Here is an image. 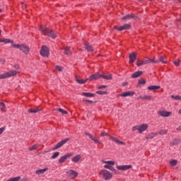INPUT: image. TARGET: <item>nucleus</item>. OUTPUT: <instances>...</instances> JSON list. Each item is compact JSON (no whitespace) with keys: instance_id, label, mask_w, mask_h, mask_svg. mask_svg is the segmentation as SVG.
Returning <instances> with one entry per match:
<instances>
[{"instance_id":"obj_1","label":"nucleus","mask_w":181,"mask_h":181,"mask_svg":"<svg viewBox=\"0 0 181 181\" xmlns=\"http://www.w3.org/2000/svg\"><path fill=\"white\" fill-rule=\"evenodd\" d=\"M40 31L41 32L42 35H44V36H48L49 37H52V39H56L57 37V35L56 34V33L53 31V30H50L45 25H40Z\"/></svg>"},{"instance_id":"obj_2","label":"nucleus","mask_w":181,"mask_h":181,"mask_svg":"<svg viewBox=\"0 0 181 181\" xmlns=\"http://www.w3.org/2000/svg\"><path fill=\"white\" fill-rule=\"evenodd\" d=\"M11 46L16 49H20V50H21L23 53H25V54H28V53H29V47L25 45H19L12 42Z\"/></svg>"},{"instance_id":"obj_3","label":"nucleus","mask_w":181,"mask_h":181,"mask_svg":"<svg viewBox=\"0 0 181 181\" xmlns=\"http://www.w3.org/2000/svg\"><path fill=\"white\" fill-rule=\"evenodd\" d=\"M19 73V71L17 70H12L4 74L0 75V79L4 80V78H8V77H13V76H16Z\"/></svg>"},{"instance_id":"obj_4","label":"nucleus","mask_w":181,"mask_h":181,"mask_svg":"<svg viewBox=\"0 0 181 181\" xmlns=\"http://www.w3.org/2000/svg\"><path fill=\"white\" fill-rule=\"evenodd\" d=\"M100 175H102L103 179L105 180H110V179L112 178V174L110 173V171L107 170H102L100 171Z\"/></svg>"},{"instance_id":"obj_5","label":"nucleus","mask_w":181,"mask_h":181,"mask_svg":"<svg viewBox=\"0 0 181 181\" xmlns=\"http://www.w3.org/2000/svg\"><path fill=\"white\" fill-rule=\"evenodd\" d=\"M148 63H158V61L154 60L153 59H148L147 60L142 61V62L137 60L136 65L139 67H140V66H143V64H148Z\"/></svg>"},{"instance_id":"obj_6","label":"nucleus","mask_w":181,"mask_h":181,"mask_svg":"<svg viewBox=\"0 0 181 181\" xmlns=\"http://www.w3.org/2000/svg\"><path fill=\"white\" fill-rule=\"evenodd\" d=\"M74 155V154L73 153H68L65 154L59 159V163H64V162H66V160H67L69 158H71V156H73Z\"/></svg>"},{"instance_id":"obj_7","label":"nucleus","mask_w":181,"mask_h":181,"mask_svg":"<svg viewBox=\"0 0 181 181\" xmlns=\"http://www.w3.org/2000/svg\"><path fill=\"white\" fill-rule=\"evenodd\" d=\"M40 54L43 57H49V48L46 46H42L40 50Z\"/></svg>"},{"instance_id":"obj_8","label":"nucleus","mask_w":181,"mask_h":181,"mask_svg":"<svg viewBox=\"0 0 181 181\" xmlns=\"http://www.w3.org/2000/svg\"><path fill=\"white\" fill-rule=\"evenodd\" d=\"M69 141H70V139L69 138L62 140L57 145H55V146L53 148L54 151L56 149H59V148H62V146H63V145H64L66 142H69Z\"/></svg>"},{"instance_id":"obj_9","label":"nucleus","mask_w":181,"mask_h":181,"mask_svg":"<svg viewBox=\"0 0 181 181\" xmlns=\"http://www.w3.org/2000/svg\"><path fill=\"white\" fill-rule=\"evenodd\" d=\"M66 174L70 177V179H75L78 176V173L76 172L74 170H71L66 172Z\"/></svg>"},{"instance_id":"obj_10","label":"nucleus","mask_w":181,"mask_h":181,"mask_svg":"<svg viewBox=\"0 0 181 181\" xmlns=\"http://www.w3.org/2000/svg\"><path fill=\"white\" fill-rule=\"evenodd\" d=\"M158 114L160 117H168L172 115V112H168L166 110H160L158 112Z\"/></svg>"},{"instance_id":"obj_11","label":"nucleus","mask_w":181,"mask_h":181,"mask_svg":"<svg viewBox=\"0 0 181 181\" xmlns=\"http://www.w3.org/2000/svg\"><path fill=\"white\" fill-rule=\"evenodd\" d=\"M61 52L66 56H71V49L69 47H64L61 49Z\"/></svg>"},{"instance_id":"obj_12","label":"nucleus","mask_w":181,"mask_h":181,"mask_svg":"<svg viewBox=\"0 0 181 181\" xmlns=\"http://www.w3.org/2000/svg\"><path fill=\"white\" fill-rule=\"evenodd\" d=\"M148 129V124H141L139 125V134H142L144 131Z\"/></svg>"},{"instance_id":"obj_13","label":"nucleus","mask_w":181,"mask_h":181,"mask_svg":"<svg viewBox=\"0 0 181 181\" xmlns=\"http://www.w3.org/2000/svg\"><path fill=\"white\" fill-rule=\"evenodd\" d=\"M131 168H132V165H131L117 166V169H118V170H128V169H131Z\"/></svg>"},{"instance_id":"obj_14","label":"nucleus","mask_w":181,"mask_h":181,"mask_svg":"<svg viewBox=\"0 0 181 181\" xmlns=\"http://www.w3.org/2000/svg\"><path fill=\"white\" fill-rule=\"evenodd\" d=\"M101 77H102V74L97 73V74L91 75L88 78V80H90V81L93 80H98V78H101Z\"/></svg>"},{"instance_id":"obj_15","label":"nucleus","mask_w":181,"mask_h":181,"mask_svg":"<svg viewBox=\"0 0 181 181\" xmlns=\"http://www.w3.org/2000/svg\"><path fill=\"white\" fill-rule=\"evenodd\" d=\"M134 94L135 93L132 91H127L121 93L119 95V97H132V95H134Z\"/></svg>"},{"instance_id":"obj_16","label":"nucleus","mask_w":181,"mask_h":181,"mask_svg":"<svg viewBox=\"0 0 181 181\" xmlns=\"http://www.w3.org/2000/svg\"><path fill=\"white\" fill-rule=\"evenodd\" d=\"M131 29V25L129 24H124L123 25L120 26L118 29L119 32H121L122 30H128Z\"/></svg>"},{"instance_id":"obj_17","label":"nucleus","mask_w":181,"mask_h":181,"mask_svg":"<svg viewBox=\"0 0 181 181\" xmlns=\"http://www.w3.org/2000/svg\"><path fill=\"white\" fill-rule=\"evenodd\" d=\"M86 135H87L92 141H93V142H95V144H101V141H100V140L97 139V138H95L90 134L86 133Z\"/></svg>"},{"instance_id":"obj_18","label":"nucleus","mask_w":181,"mask_h":181,"mask_svg":"<svg viewBox=\"0 0 181 181\" xmlns=\"http://www.w3.org/2000/svg\"><path fill=\"white\" fill-rule=\"evenodd\" d=\"M136 60V52H133L129 54V63H134Z\"/></svg>"},{"instance_id":"obj_19","label":"nucleus","mask_w":181,"mask_h":181,"mask_svg":"<svg viewBox=\"0 0 181 181\" xmlns=\"http://www.w3.org/2000/svg\"><path fill=\"white\" fill-rule=\"evenodd\" d=\"M86 50H88V52H94V49L93 48V46L90 45L88 42H86L84 44Z\"/></svg>"},{"instance_id":"obj_20","label":"nucleus","mask_w":181,"mask_h":181,"mask_svg":"<svg viewBox=\"0 0 181 181\" xmlns=\"http://www.w3.org/2000/svg\"><path fill=\"white\" fill-rule=\"evenodd\" d=\"M110 139L113 141V142H115L116 144H119L120 145H125V143H124V141H121L119 140H118V139L114 137V136H110Z\"/></svg>"},{"instance_id":"obj_21","label":"nucleus","mask_w":181,"mask_h":181,"mask_svg":"<svg viewBox=\"0 0 181 181\" xmlns=\"http://www.w3.org/2000/svg\"><path fill=\"white\" fill-rule=\"evenodd\" d=\"M71 160H72V162H74V163H77L80 162V160H81V156L76 155L71 158Z\"/></svg>"},{"instance_id":"obj_22","label":"nucleus","mask_w":181,"mask_h":181,"mask_svg":"<svg viewBox=\"0 0 181 181\" xmlns=\"http://www.w3.org/2000/svg\"><path fill=\"white\" fill-rule=\"evenodd\" d=\"M104 168L105 169H109V170H111L112 172H114L115 175H117V170L112 167V165H110V164H106L104 165Z\"/></svg>"},{"instance_id":"obj_23","label":"nucleus","mask_w":181,"mask_h":181,"mask_svg":"<svg viewBox=\"0 0 181 181\" xmlns=\"http://www.w3.org/2000/svg\"><path fill=\"white\" fill-rule=\"evenodd\" d=\"M139 100H152V96L146 95H141L139 96Z\"/></svg>"},{"instance_id":"obj_24","label":"nucleus","mask_w":181,"mask_h":181,"mask_svg":"<svg viewBox=\"0 0 181 181\" xmlns=\"http://www.w3.org/2000/svg\"><path fill=\"white\" fill-rule=\"evenodd\" d=\"M142 74H143L142 71H138L134 72L133 74H132V78H136L139 77V76H141Z\"/></svg>"},{"instance_id":"obj_25","label":"nucleus","mask_w":181,"mask_h":181,"mask_svg":"<svg viewBox=\"0 0 181 181\" xmlns=\"http://www.w3.org/2000/svg\"><path fill=\"white\" fill-rule=\"evenodd\" d=\"M158 132H151L147 136H146V139H152L153 138H155V136H158Z\"/></svg>"},{"instance_id":"obj_26","label":"nucleus","mask_w":181,"mask_h":181,"mask_svg":"<svg viewBox=\"0 0 181 181\" xmlns=\"http://www.w3.org/2000/svg\"><path fill=\"white\" fill-rule=\"evenodd\" d=\"M47 170H49V168H45L44 169L37 170L35 173L36 175H43V173H45V172H47Z\"/></svg>"},{"instance_id":"obj_27","label":"nucleus","mask_w":181,"mask_h":181,"mask_svg":"<svg viewBox=\"0 0 181 181\" xmlns=\"http://www.w3.org/2000/svg\"><path fill=\"white\" fill-rule=\"evenodd\" d=\"M180 144V139H175L174 141L170 142L171 146H176L177 145H179Z\"/></svg>"},{"instance_id":"obj_28","label":"nucleus","mask_w":181,"mask_h":181,"mask_svg":"<svg viewBox=\"0 0 181 181\" xmlns=\"http://www.w3.org/2000/svg\"><path fill=\"white\" fill-rule=\"evenodd\" d=\"M159 88H160V86H150L148 87V90L151 91H155L156 90H159Z\"/></svg>"},{"instance_id":"obj_29","label":"nucleus","mask_w":181,"mask_h":181,"mask_svg":"<svg viewBox=\"0 0 181 181\" xmlns=\"http://www.w3.org/2000/svg\"><path fill=\"white\" fill-rule=\"evenodd\" d=\"M0 110L1 112H6V105H5V103L2 102L0 103Z\"/></svg>"},{"instance_id":"obj_30","label":"nucleus","mask_w":181,"mask_h":181,"mask_svg":"<svg viewBox=\"0 0 181 181\" xmlns=\"http://www.w3.org/2000/svg\"><path fill=\"white\" fill-rule=\"evenodd\" d=\"M134 17H135V16H134V14H127V15L123 16V17L122 18V19L123 21H125V19H132V18H134Z\"/></svg>"},{"instance_id":"obj_31","label":"nucleus","mask_w":181,"mask_h":181,"mask_svg":"<svg viewBox=\"0 0 181 181\" xmlns=\"http://www.w3.org/2000/svg\"><path fill=\"white\" fill-rule=\"evenodd\" d=\"M0 43H13V41H12L10 39H0Z\"/></svg>"},{"instance_id":"obj_32","label":"nucleus","mask_w":181,"mask_h":181,"mask_svg":"<svg viewBox=\"0 0 181 181\" xmlns=\"http://www.w3.org/2000/svg\"><path fill=\"white\" fill-rule=\"evenodd\" d=\"M158 61L157 60L158 63L160 62V63H164L165 64L166 62H165V57L162 56V55H159L158 57Z\"/></svg>"},{"instance_id":"obj_33","label":"nucleus","mask_w":181,"mask_h":181,"mask_svg":"<svg viewBox=\"0 0 181 181\" xmlns=\"http://www.w3.org/2000/svg\"><path fill=\"white\" fill-rule=\"evenodd\" d=\"M102 78H105V80H112V75L109 74V75H103L102 74Z\"/></svg>"},{"instance_id":"obj_34","label":"nucleus","mask_w":181,"mask_h":181,"mask_svg":"<svg viewBox=\"0 0 181 181\" xmlns=\"http://www.w3.org/2000/svg\"><path fill=\"white\" fill-rule=\"evenodd\" d=\"M88 80H89V79L88 78H86V79L76 78V81H77V83H78V84H86V83H87Z\"/></svg>"},{"instance_id":"obj_35","label":"nucleus","mask_w":181,"mask_h":181,"mask_svg":"<svg viewBox=\"0 0 181 181\" xmlns=\"http://www.w3.org/2000/svg\"><path fill=\"white\" fill-rule=\"evenodd\" d=\"M82 95H84L85 97H95V94L91 93H82Z\"/></svg>"},{"instance_id":"obj_36","label":"nucleus","mask_w":181,"mask_h":181,"mask_svg":"<svg viewBox=\"0 0 181 181\" xmlns=\"http://www.w3.org/2000/svg\"><path fill=\"white\" fill-rule=\"evenodd\" d=\"M158 135H166L168 134V129H163L158 132Z\"/></svg>"},{"instance_id":"obj_37","label":"nucleus","mask_w":181,"mask_h":181,"mask_svg":"<svg viewBox=\"0 0 181 181\" xmlns=\"http://www.w3.org/2000/svg\"><path fill=\"white\" fill-rule=\"evenodd\" d=\"M39 111H40V110H39L38 108L28 110V112L33 114H36V112H39Z\"/></svg>"},{"instance_id":"obj_38","label":"nucleus","mask_w":181,"mask_h":181,"mask_svg":"<svg viewBox=\"0 0 181 181\" xmlns=\"http://www.w3.org/2000/svg\"><path fill=\"white\" fill-rule=\"evenodd\" d=\"M58 111H59V112H61V114H62V115H65L69 114V112H67V111L63 110L62 108H59V109H58Z\"/></svg>"},{"instance_id":"obj_39","label":"nucleus","mask_w":181,"mask_h":181,"mask_svg":"<svg viewBox=\"0 0 181 181\" xmlns=\"http://www.w3.org/2000/svg\"><path fill=\"white\" fill-rule=\"evenodd\" d=\"M103 163H106L107 165H110L111 166H114V165H115V162H114L113 160L103 161Z\"/></svg>"},{"instance_id":"obj_40","label":"nucleus","mask_w":181,"mask_h":181,"mask_svg":"<svg viewBox=\"0 0 181 181\" xmlns=\"http://www.w3.org/2000/svg\"><path fill=\"white\" fill-rule=\"evenodd\" d=\"M170 165L171 166H176V165H177V160H172L171 161H170Z\"/></svg>"},{"instance_id":"obj_41","label":"nucleus","mask_w":181,"mask_h":181,"mask_svg":"<svg viewBox=\"0 0 181 181\" xmlns=\"http://www.w3.org/2000/svg\"><path fill=\"white\" fill-rule=\"evenodd\" d=\"M171 98H173V100H181V96L180 95H176V96H175V95H172L171 96Z\"/></svg>"},{"instance_id":"obj_42","label":"nucleus","mask_w":181,"mask_h":181,"mask_svg":"<svg viewBox=\"0 0 181 181\" xmlns=\"http://www.w3.org/2000/svg\"><path fill=\"white\" fill-rule=\"evenodd\" d=\"M59 155H60L59 152H55L52 156V159H56V158H57V156H59Z\"/></svg>"},{"instance_id":"obj_43","label":"nucleus","mask_w":181,"mask_h":181,"mask_svg":"<svg viewBox=\"0 0 181 181\" xmlns=\"http://www.w3.org/2000/svg\"><path fill=\"white\" fill-rule=\"evenodd\" d=\"M37 148V145L35 144L34 146H33L32 147L29 148V151H35V149Z\"/></svg>"},{"instance_id":"obj_44","label":"nucleus","mask_w":181,"mask_h":181,"mask_svg":"<svg viewBox=\"0 0 181 181\" xmlns=\"http://www.w3.org/2000/svg\"><path fill=\"white\" fill-rule=\"evenodd\" d=\"M56 70H57L58 71H63V67L60 66H55Z\"/></svg>"},{"instance_id":"obj_45","label":"nucleus","mask_w":181,"mask_h":181,"mask_svg":"<svg viewBox=\"0 0 181 181\" xmlns=\"http://www.w3.org/2000/svg\"><path fill=\"white\" fill-rule=\"evenodd\" d=\"M96 94H99L100 95H104V94H107V92H105V91H101V90H98V91L96 92Z\"/></svg>"},{"instance_id":"obj_46","label":"nucleus","mask_w":181,"mask_h":181,"mask_svg":"<svg viewBox=\"0 0 181 181\" xmlns=\"http://www.w3.org/2000/svg\"><path fill=\"white\" fill-rule=\"evenodd\" d=\"M83 103H86V104H93V101L92 100H86V99H83Z\"/></svg>"},{"instance_id":"obj_47","label":"nucleus","mask_w":181,"mask_h":181,"mask_svg":"<svg viewBox=\"0 0 181 181\" xmlns=\"http://www.w3.org/2000/svg\"><path fill=\"white\" fill-rule=\"evenodd\" d=\"M100 136H109V138H110V134H108L107 132H103L101 134H100Z\"/></svg>"},{"instance_id":"obj_48","label":"nucleus","mask_w":181,"mask_h":181,"mask_svg":"<svg viewBox=\"0 0 181 181\" xmlns=\"http://www.w3.org/2000/svg\"><path fill=\"white\" fill-rule=\"evenodd\" d=\"M146 83V81L145 79H141L139 81V84H145Z\"/></svg>"},{"instance_id":"obj_49","label":"nucleus","mask_w":181,"mask_h":181,"mask_svg":"<svg viewBox=\"0 0 181 181\" xmlns=\"http://www.w3.org/2000/svg\"><path fill=\"white\" fill-rule=\"evenodd\" d=\"M4 131H5V127L0 128V135H2Z\"/></svg>"},{"instance_id":"obj_50","label":"nucleus","mask_w":181,"mask_h":181,"mask_svg":"<svg viewBox=\"0 0 181 181\" xmlns=\"http://www.w3.org/2000/svg\"><path fill=\"white\" fill-rule=\"evenodd\" d=\"M139 126H135L132 128V130L133 131H139Z\"/></svg>"},{"instance_id":"obj_51","label":"nucleus","mask_w":181,"mask_h":181,"mask_svg":"<svg viewBox=\"0 0 181 181\" xmlns=\"http://www.w3.org/2000/svg\"><path fill=\"white\" fill-rule=\"evenodd\" d=\"M174 64H175V66H179V64H180L179 60L174 61Z\"/></svg>"},{"instance_id":"obj_52","label":"nucleus","mask_w":181,"mask_h":181,"mask_svg":"<svg viewBox=\"0 0 181 181\" xmlns=\"http://www.w3.org/2000/svg\"><path fill=\"white\" fill-rule=\"evenodd\" d=\"M99 89L107 88V86H102L98 88Z\"/></svg>"},{"instance_id":"obj_53","label":"nucleus","mask_w":181,"mask_h":181,"mask_svg":"<svg viewBox=\"0 0 181 181\" xmlns=\"http://www.w3.org/2000/svg\"><path fill=\"white\" fill-rule=\"evenodd\" d=\"M177 131H181V126H179V127L177 128Z\"/></svg>"},{"instance_id":"obj_54","label":"nucleus","mask_w":181,"mask_h":181,"mask_svg":"<svg viewBox=\"0 0 181 181\" xmlns=\"http://www.w3.org/2000/svg\"><path fill=\"white\" fill-rule=\"evenodd\" d=\"M122 86H128V83L127 82L123 83Z\"/></svg>"},{"instance_id":"obj_55","label":"nucleus","mask_w":181,"mask_h":181,"mask_svg":"<svg viewBox=\"0 0 181 181\" xmlns=\"http://www.w3.org/2000/svg\"><path fill=\"white\" fill-rule=\"evenodd\" d=\"M14 67L15 69H19V65H15Z\"/></svg>"},{"instance_id":"obj_56","label":"nucleus","mask_w":181,"mask_h":181,"mask_svg":"<svg viewBox=\"0 0 181 181\" xmlns=\"http://www.w3.org/2000/svg\"><path fill=\"white\" fill-rule=\"evenodd\" d=\"M114 28H115V29H117V30H118V29H119V28H118L117 26H115Z\"/></svg>"},{"instance_id":"obj_57","label":"nucleus","mask_w":181,"mask_h":181,"mask_svg":"<svg viewBox=\"0 0 181 181\" xmlns=\"http://www.w3.org/2000/svg\"><path fill=\"white\" fill-rule=\"evenodd\" d=\"M178 113L181 115V109L178 111Z\"/></svg>"},{"instance_id":"obj_58","label":"nucleus","mask_w":181,"mask_h":181,"mask_svg":"<svg viewBox=\"0 0 181 181\" xmlns=\"http://www.w3.org/2000/svg\"><path fill=\"white\" fill-rule=\"evenodd\" d=\"M1 33H2V31L0 30V35H1Z\"/></svg>"},{"instance_id":"obj_59","label":"nucleus","mask_w":181,"mask_h":181,"mask_svg":"<svg viewBox=\"0 0 181 181\" xmlns=\"http://www.w3.org/2000/svg\"><path fill=\"white\" fill-rule=\"evenodd\" d=\"M1 12H2V9H0V13H1Z\"/></svg>"},{"instance_id":"obj_60","label":"nucleus","mask_w":181,"mask_h":181,"mask_svg":"<svg viewBox=\"0 0 181 181\" xmlns=\"http://www.w3.org/2000/svg\"><path fill=\"white\" fill-rule=\"evenodd\" d=\"M179 21H180H180H181V19H180Z\"/></svg>"}]
</instances>
